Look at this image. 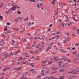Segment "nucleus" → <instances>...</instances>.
I'll use <instances>...</instances> for the list:
<instances>
[{
  "label": "nucleus",
  "instance_id": "f257e3e1",
  "mask_svg": "<svg viewBox=\"0 0 79 79\" xmlns=\"http://www.w3.org/2000/svg\"><path fill=\"white\" fill-rule=\"evenodd\" d=\"M69 64L68 63H65V64H61L59 65V66H61V67H63L64 66H65L66 65Z\"/></svg>",
  "mask_w": 79,
  "mask_h": 79
},
{
  "label": "nucleus",
  "instance_id": "f03ea898",
  "mask_svg": "<svg viewBox=\"0 0 79 79\" xmlns=\"http://www.w3.org/2000/svg\"><path fill=\"white\" fill-rule=\"evenodd\" d=\"M15 6H13V7L11 8V10H12V11H15V10H16V8H17V5H15Z\"/></svg>",
  "mask_w": 79,
  "mask_h": 79
},
{
  "label": "nucleus",
  "instance_id": "7ed1b4c3",
  "mask_svg": "<svg viewBox=\"0 0 79 79\" xmlns=\"http://www.w3.org/2000/svg\"><path fill=\"white\" fill-rule=\"evenodd\" d=\"M69 73H72V74H77V71H70Z\"/></svg>",
  "mask_w": 79,
  "mask_h": 79
},
{
  "label": "nucleus",
  "instance_id": "20e7f679",
  "mask_svg": "<svg viewBox=\"0 0 79 79\" xmlns=\"http://www.w3.org/2000/svg\"><path fill=\"white\" fill-rule=\"evenodd\" d=\"M42 3H40V6H43V5H44V4L45 3V2H44V1H42Z\"/></svg>",
  "mask_w": 79,
  "mask_h": 79
},
{
  "label": "nucleus",
  "instance_id": "39448f33",
  "mask_svg": "<svg viewBox=\"0 0 79 79\" xmlns=\"http://www.w3.org/2000/svg\"><path fill=\"white\" fill-rule=\"evenodd\" d=\"M6 10H8L6 11V14H9L10 12V10L9 9H6Z\"/></svg>",
  "mask_w": 79,
  "mask_h": 79
},
{
  "label": "nucleus",
  "instance_id": "423d86ee",
  "mask_svg": "<svg viewBox=\"0 0 79 79\" xmlns=\"http://www.w3.org/2000/svg\"><path fill=\"white\" fill-rule=\"evenodd\" d=\"M77 77V76H74L73 77H70L68 79H73V78Z\"/></svg>",
  "mask_w": 79,
  "mask_h": 79
},
{
  "label": "nucleus",
  "instance_id": "0eeeda50",
  "mask_svg": "<svg viewBox=\"0 0 79 79\" xmlns=\"http://www.w3.org/2000/svg\"><path fill=\"white\" fill-rule=\"evenodd\" d=\"M65 70H64V69H61L59 71L60 72H63V71H64Z\"/></svg>",
  "mask_w": 79,
  "mask_h": 79
},
{
  "label": "nucleus",
  "instance_id": "6e6552de",
  "mask_svg": "<svg viewBox=\"0 0 79 79\" xmlns=\"http://www.w3.org/2000/svg\"><path fill=\"white\" fill-rule=\"evenodd\" d=\"M31 24H32V23H31V22H29L28 23V26H31Z\"/></svg>",
  "mask_w": 79,
  "mask_h": 79
},
{
  "label": "nucleus",
  "instance_id": "1a4fd4ad",
  "mask_svg": "<svg viewBox=\"0 0 79 79\" xmlns=\"http://www.w3.org/2000/svg\"><path fill=\"white\" fill-rule=\"evenodd\" d=\"M29 2H35V0H29Z\"/></svg>",
  "mask_w": 79,
  "mask_h": 79
},
{
  "label": "nucleus",
  "instance_id": "9d476101",
  "mask_svg": "<svg viewBox=\"0 0 79 79\" xmlns=\"http://www.w3.org/2000/svg\"><path fill=\"white\" fill-rule=\"evenodd\" d=\"M58 79H64V77H59L58 78Z\"/></svg>",
  "mask_w": 79,
  "mask_h": 79
},
{
  "label": "nucleus",
  "instance_id": "9b49d317",
  "mask_svg": "<svg viewBox=\"0 0 79 79\" xmlns=\"http://www.w3.org/2000/svg\"><path fill=\"white\" fill-rule=\"evenodd\" d=\"M70 39V38L69 36H68L67 38V41H69V39Z\"/></svg>",
  "mask_w": 79,
  "mask_h": 79
},
{
  "label": "nucleus",
  "instance_id": "f8f14e48",
  "mask_svg": "<svg viewBox=\"0 0 79 79\" xmlns=\"http://www.w3.org/2000/svg\"><path fill=\"white\" fill-rule=\"evenodd\" d=\"M19 29L18 28H14V31H17Z\"/></svg>",
  "mask_w": 79,
  "mask_h": 79
},
{
  "label": "nucleus",
  "instance_id": "ddd939ff",
  "mask_svg": "<svg viewBox=\"0 0 79 79\" xmlns=\"http://www.w3.org/2000/svg\"><path fill=\"white\" fill-rule=\"evenodd\" d=\"M8 53L7 52H6L3 55V56H5V55H8Z\"/></svg>",
  "mask_w": 79,
  "mask_h": 79
},
{
  "label": "nucleus",
  "instance_id": "4468645a",
  "mask_svg": "<svg viewBox=\"0 0 79 79\" xmlns=\"http://www.w3.org/2000/svg\"><path fill=\"white\" fill-rule=\"evenodd\" d=\"M6 70H7L6 68H4L3 69L2 71H6Z\"/></svg>",
  "mask_w": 79,
  "mask_h": 79
},
{
  "label": "nucleus",
  "instance_id": "2eb2a0df",
  "mask_svg": "<svg viewBox=\"0 0 79 79\" xmlns=\"http://www.w3.org/2000/svg\"><path fill=\"white\" fill-rule=\"evenodd\" d=\"M57 73V71H56L53 72L51 73V74H54V73Z\"/></svg>",
  "mask_w": 79,
  "mask_h": 79
},
{
  "label": "nucleus",
  "instance_id": "dca6fc26",
  "mask_svg": "<svg viewBox=\"0 0 79 79\" xmlns=\"http://www.w3.org/2000/svg\"><path fill=\"white\" fill-rule=\"evenodd\" d=\"M75 46H79V43H76L75 44Z\"/></svg>",
  "mask_w": 79,
  "mask_h": 79
},
{
  "label": "nucleus",
  "instance_id": "f3484780",
  "mask_svg": "<svg viewBox=\"0 0 79 79\" xmlns=\"http://www.w3.org/2000/svg\"><path fill=\"white\" fill-rule=\"evenodd\" d=\"M9 56H10L9 55H6V56H5L4 57L6 58H8V57H9Z\"/></svg>",
  "mask_w": 79,
  "mask_h": 79
},
{
  "label": "nucleus",
  "instance_id": "a211bd4d",
  "mask_svg": "<svg viewBox=\"0 0 79 79\" xmlns=\"http://www.w3.org/2000/svg\"><path fill=\"white\" fill-rule=\"evenodd\" d=\"M17 13H18V15H21V12L19 11H17Z\"/></svg>",
  "mask_w": 79,
  "mask_h": 79
},
{
  "label": "nucleus",
  "instance_id": "6ab92c4d",
  "mask_svg": "<svg viewBox=\"0 0 79 79\" xmlns=\"http://www.w3.org/2000/svg\"><path fill=\"white\" fill-rule=\"evenodd\" d=\"M3 6V3H2L1 5H0V8L1 7H2Z\"/></svg>",
  "mask_w": 79,
  "mask_h": 79
},
{
  "label": "nucleus",
  "instance_id": "aec40b11",
  "mask_svg": "<svg viewBox=\"0 0 79 79\" xmlns=\"http://www.w3.org/2000/svg\"><path fill=\"white\" fill-rule=\"evenodd\" d=\"M41 72L42 73H45V71H44V70H43L41 71Z\"/></svg>",
  "mask_w": 79,
  "mask_h": 79
},
{
  "label": "nucleus",
  "instance_id": "412c9836",
  "mask_svg": "<svg viewBox=\"0 0 79 79\" xmlns=\"http://www.w3.org/2000/svg\"><path fill=\"white\" fill-rule=\"evenodd\" d=\"M56 39V37H53L51 38V39L52 40H53V39Z\"/></svg>",
  "mask_w": 79,
  "mask_h": 79
},
{
  "label": "nucleus",
  "instance_id": "4be33fe9",
  "mask_svg": "<svg viewBox=\"0 0 79 79\" xmlns=\"http://www.w3.org/2000/svg\"><path fill=\"white\" fill-rule=\"evenodd\" d=\"M49 79V77H46L44 78L43 79Z\"/></svg>",
  "mask_w": 79,
  "mask_h": 79
},
{
  "label": "nucleus",
  "instance_id": "5701e85b",
  "mask_svg": "<svg viewBox=\"0 0 79 79\" xmlns=\"http://www.w3.org/2000/svg\"><path fill=\"white\" fill-rule=\"evenodd\" d=\"M21 67L18 68H17L16 70H20V69H21Z\"/></svg>",
  "mask_w": 79,
  "mask_h": 79
},
{
  "label": "nucleus",
  "instance_id": "b1692460",
  "mask_svg": "<svg viewBox=\"0 0 79 79\" xmlns=\"http://www.w3.org/2000/svg\"><path fill=\"white\" fill-rule=\"evenodd\" d=\"M27 19H28V18H27L26 19H24V21H27Z\"/></svg>",
  "mask_w": 79,
  "mask_h": 79
},
{
  "label": "nucleus",
  "instance_id": "393cba45",
  "mask_svg": "<svg viewBox=\"0 0 79 79\" xmlns=\"http://www.w3.org/2000/svg\"><path fill=\"white\" fill-rule=\"evenodd\" d=\"M24 75H26V74H28V72L25 73H23Z\"/></svg>",
  "mask_w": 79,
  "mask_h": 79
},
{
  "label": "nucleus",
  "instance_id": "a878e982",
  "mask_svg": "<svg viewBox=\"0 0 79 79\" xmlns=\"http://www.w3.org/2000/svg\"><path fill=\"white\" fill-rule=\"evenodd\" d=\"M55 43H53V42H52L51 43V45H54V44H55Z\"/></svg>",
  "mask_w": 79,
  "mask_h": 79
},
{
  "label": "nucleus",
  "instance_id": "bb28decb",
  "mask_svg": "<svg viewBox=\"0 0 79 79\" xmlns=\"http://www.w3.org/2000/svg\"><path fill=\"white\" fill-rule=\"evenodd\" d=\"M20 20H23V18L22 17H20Z\"/></svg>",
  "mask_w": 79,
  "mask_h": 79
},
{
  "label": "nucleus",
  "instance_id": "cd10ccee",
  "mask_svg": "<svg viewBox=\"0 0 79 79\" xmlns=\"http://www.w3.org/2000/svg\"><path fill=\"white\" fill-rule=\"evenodd\" d=\"M77 52H73V55H76V54H77Z\"/></svg>",
  "mask_w": 79,
  "mask_h": 79
},
{
  "label": "nucleus",
  "instance_id": "c85d7f7f",
  "mask_svg": "<svg viewBox=\"0 0 79 79\" xmlns=\"http://www.w3.org/2000/svg\"><path fill=\"white\" fill-rule=\"evenodd\" d=\"M1 75H2H2H4L5 74V73H1Z\"/></svg>",
  "mask_w": 79,
  "mask_h": 79
},
{
  "label": "nucleus",
  "instance_id": "c756f323",
  "mask_svg": "<svg viewBox=\"0 0 79 79\" xmlns=\"http://www.w3.org/2000/svg\"><path fill=\"white\" fill-rule=\"evenodd\" d=\"M25 55H29V54L27 52H25L24 53Z\"/></svg>",
  "mask_w": 79,
  "mask_h": 79
},
{
  "label": "nucleus",
  "instance_id": "7c9ffc66",
  "mask_svg": "<svg viewBox=\"0 0 79 79\" xmlns=\"http://www.w3.org/2000/svg\"><path fill=\"white\" fill-rule=\"evenodd\" d=\"M41 77V76H38L37 77V79H40V77Z\"/></svg>",
  "mask_w": 79,
  "mask_h": 79
},
{
  "label": "nucleus",
  "instance_id": "2f4dec72",
  "mask_svg": "<svg viewBox=\"0 0 79 79\" xmlns=\"http://www.w3.org/2000/svg\"><path fill=\"white\" fill-rule=\"evenodd\" d=\"M6 69H7V70H9V69H10V67H7L6 68Z\"/></svg>",
  "mask_w": 79,
  "mask_h": 79
},
{
  "label": "nucleus",
  "instance_id": "473e14b6",
  "mask_svg": "<svg viewBox=\"0 0 79 79\" xmlns=\"http://www.w3.org/2000/svg\"><path fill=\"white\" fill-rule=\"evenodd\" d=\"M59 5L61 6H62V5H63V3H60L59 4Z\"/></svg>",
  "mask_w": 79,
  "mask_h": 79
},
{
  "label": "nucleus",
  "instance_id": "72a5a7b5",
  "mask_svg": "<svg viewBox=\"0 0 79 79\" xmlns=\"http://www.w3.org/2000/svg\"><path fill=\"white\" fill-rule=\"evenodd\" d=\"M0 19L1 20H2V19H3V17H2V16H0Z\"/></svg>",
  "mask_w": 79,
  "mask_h": 79
},
{
  "label": "nucleus",
  "instance_id": "f704fd0d",
  "mask_svg": "<svg viewBox=\"0 0 79 79\" xmlns=\"http://www.w3.org/2000/svg\"><path fill=\"white\" fill-rule=\"evenodd\" d=\"M15 20L16 22H18V21H19V20H18V19H15Z\"/></svg>",
  "mask_w": 79,
  "mask_h": 79
},
{
  "label": "nucleus",
  "instance_id": "c9c22d12",
  "mask_svg": "<svg viewBox=\"0 0 79 79\" xmlns=\"http://www.w3.org/2000/svg\"><path fill=\"white\" fill-rule=\"evenodd\" d=\"M60 32H57L56 33V34H60Z\"/></svg>",
  "mask_w": 79,
  "mask_h": 79
},
{
  "label": "nucleus",
  "instance_id": "e433bc0d",
  "mask_svg": "<svg viewBox=\"0 0 79 79\" xmlns=\"http://www.w3.org/2000/svg\"><path fill=\"white\" fill-rule=\"evenodd\" d=\"M42 39H43V40H45V37L44 36L42 38Z\"/></svg>",
  "mask_w": 79,
  "mask_h": 79
},
{
  "label": "nucleus",
  "instance_id": "4c0bfd02",
  "mask_svg": "<svg viewBox=\"0 0 79 79\" xmlns=\"http://www.w3.org/2000/svg\"><path fill=\"white\" fill-rule=\"evenodd\" d=\"M48 50H49V49L48 48H47L46 50V52H48Z\"/></svg>",
  "mask_w": 79,
  "mask_h": 79
},
{
  "label": "nucleus",
  "instance_id": "58836bf2",
  "mask_svg": "<svg viewBox=\"0 0 79 79\" xmlns=\"http://www.w3.org/2000/svg\"><path fill=\"white\" fill-rule=\"evenodd\" d=\"M8 30V28H5L4 29V31H7Z\"/></svg>",
  "mask_w": 79,
  "mask_h": 79
},
{
  "label": "nucleus",
  "instance_id": "ea45409f",
  "mask_svg": "<svg viewBox=\"0 0 79 79\" xmlns=\"http://www.w3.org/2000/svg\"><path fill=\"white\" fill-rule=\"evenodd\" d=\"M51 35H56V34L55 33H52V34H51Z\"/></svg>",
  "mask_w": 79,
  "mask_h": 79
},
{
  "label": "nucleus",
  "instance_id": "a19ab883",
  "mask_svg": "<svg viewBox=\"0 0 79 79\" xmlns=\"http://www.w3.org/2000/svg\"><path fill=\"white\" fill-rule=\"evenodd\" d=\"M77 34H79V29L77 30Z\"/></svg>",
  "mask_w": 79,
  "mask_h": 79
},
{
  "label": "nucleus",
  "instance_id": "79ce46f5",
  "mask_svg": "<svg viewBox=\"0 0 79 79\" xmlns=\"http://www.w3.org/2000/svg\"><path fill=\"white\" fill-rule=\"evenodd\" d=\"M15 3L14 2H12V6H14L15 5Z\"/></svg>",
  "mask_w": 79,
  "mask_h": 79
},
{
  "label": "nucleus",
  "instance_id": "37998d69",
  "mask_svg": "<svg viewBox=\"0 0 79 79\" xmlns=\"http://www.w3.org/2000/svg\"><path fill=\"white\" fill-rule=\"evenodd\" d=\"M6 24H7V25H10V23H8V22Z\"/></svg>",
  "mask_w": 79,
  "mask_h": 79
},
{
  "label": "nucleus",
  "instance_id": "c03bdc74",
  "mask_svg": "<svg viewBox=\"0 0 79 79\" xmlns=\"http://www.w3.org/2000/svg\"><path fill=\"white\" fill-rule=\"evenodd\" d=\"M67 60L69 63H71V61H70V60H69V59H67Z\"/></svg>",
  "mask_w": 79,
  "mask_h": 79
},
{
  "label": "nucleus",
  "instance_id": "a18cd8bd",
  "mask_svg": "<svg viewBox=\"0 0 79 79\" xmlns=\"http://www.w3.org/2000/svg\"><path fill=\"white\" fill-rule=\"evenodd\" d=\"M48 48H49V49H51V48H52V47H51V46H49L48 47Z\"/></svg>",
  "mask_w": 79,
  "mask_h": 79
},
{
  "label": "nucleus",
  "instance_id": "49530a36",
  "mask_svg": "<svg viewBox=\"0 0 79 79\" xmlns=\"http://www.w3.org/2000/svg\"><path fill=\"white\" fill-rule=\"evenodd\" d=\"M12 44H14L15 42V41H14L13 40H12Z\"/></svg>",
  "mask_w": 79,
  "mask_h": 79
},
{
  "label": "nucleus",
  "instance_id": "de8ad7c7",
  "mask_svg": "<svg viewBox=\"0 0 79 79\" xmlns=\"http://www.w3.org/2000/svg\"><path fill=\"white\" fill-rule=\"evenodd\" d=\"M54 58L55 59H54V61H57V60H56V57L55 56L54 57Z\"/></svg>",
  "mask_w": 79,
  "mask_h": 79
},
{
  "label": "nucleus",
  "instance_id": "09e8293b",
  "mask_svg": "<svg viewBox=\"0 0 79 79\" xmlns=\"http://www.w3.org/2000/svg\"><path fill=\"white\" fill-rule=\"evenodd\" d=\"M36 7H38V8H39L40 7H39V5L38 4H37V6H36Z\"/></svg>",
  "mask_w": 79,
  "mask_h": 79
},
{
  "label": "nucleus",
  "instance_id": "8fccbe9b",
  "mask_svg": "<svg viewBox=\"0 0 79 79\" xmlns=\"http://www.w3.org/2000/svg\"><path fill=\"white\" fill-rule=\"evenodd\" d=\"M77 59L75 58L73 59V61H76L77 60Z\"/></svg>",
  "mask_w": 79,
  "mask_h": 79
},
{
  "label": "nucleus",
  "instance_id": "3c124183",
  "mask_svg": "<svg viewBox=\"0 0 79 79\" xmlns=\"http://www.w3.org/2000/svg\"><path fill=\"white\" fill-rule=\"evenodd\" d=\"M76 56H77V57H79V54H76Z\"/></svg>",
  "mask_w": 79,
  "mask_h": 79
},
{
  "label": "nucleus",
  "instance_id": "603ef678",
  "mask_svg": "<svg viewBox=\"0 0 79 79\" xmlns=\"http://www.w3.org/2000/svg\"><path fill=\"white\" fill-rule=\"evenodd\" d=\"M24 79V77H23L20 78V79Z\"/></svg>",
  "mask_w": 79,
  "mask_h": 79
},
{
  "label": "nucleus",
  "instance_id": "864d4df0",
  "mask_svg": "<svg viewBox=\"0 0 79 79\" xmlns=\"http://www.w3.org/2000/svg\"><path fill=\"white\" fill-rule=\"evenodd\" d=\"M59 37H60V36L59 35H57V36H56L55 37L56 38H58Z\"/></svg>",
  "mask_w": 79,
  "mask_h": 79
},
{
  "label": "nucleus",
  "instance_id": "5fc2aeb1",
  "mask_svg": "<svg viewBox=\"0 0 79 79\" xmlns=\"http://www.w3.org/2000/svg\"><path fill=\"white\" fill-rule=\"evenodd\" d=\"M27 35H28V36H30V35H31V34H30L29 33H27Z\"/></svg>",
  "mask_w": 79,
  "mask_h": 79
},
{
  "label": "nucleus",
  "instance_id": "6e6d98bb",
  "mask_svg": "<svg viewBox=\"0 0 79 79\" xmlns=\"http://www.w3.org/2000/svg\"><path fill=\"white\" fill-rule=\"evenodd\" d=\"M31 19H34V17L33 16H31Z\"/></svg>",
  "mask_w": 79,
  "mask_h": 79
},
{
  "label": "nucleus",
  "instance_id": "4d7b16f0",
  "mask_svg": "<svg viewBox=\"0 0 79 79\" xmlns=\"http://www.w3.org/2000/svg\"><path fill=\"white\" fill-rule=\"evenodd\" d=\"M61 63H62V61H60L58 62L59 64H60Z\"/></svg>",
  "mask_w": 79,
  "mask_h": 79
},
{
  "label": "nucleus",
  "instance_id": "13d9d810",
  "mask_svg": "<svg viewBox=\"0 0 79 79\" xmlns=\"http://www.w3.org/2000/svg\"><path fill=\"white\" fill-rule=\"evenodd\" d=\"M55 1H53L52 2V4H53V5H55Z\"/></svg>",
  "mask_w": 79,
  "mask_h": 79
},
{
  "label": "nucleus",
  "instance_id": "bf43d9fd",
  "mask_svg": "<svg viewBox=\"0 0 79 79\" xmlns=\"http://www.w3.org/2000/svg\"><path fill=\"white\" fill-rule=\"evenodd\" d=\"M26 39H24L23 40V42H26Z\"/></svg>",
  "mask_w": 79,
  "mask_h": 79
},
{
  "label": "nucleus",
  "instance_id": "052dcab7",
  "mask_svg": "<svg viewBox=\"0 0 79 79\" xmlns=\"http://www.w3.org/2000/svg\"><path fill=\"white\" fill-rule=\"evenodd\" d=\"M35 53H38V51H35Z\"/></svg>",
  "mask_w": 79,
  "mask_h": 79
},
{
  "label": "nucleus",
  "instance_id": "680f3d73",
  "mask_svg": "<svg viewBox=\"0 0 79 79\" xmlns=\"http://www.w3.org/2000/svg\"><path fill=\"white\" fill-rule=\"evenodd\" d=\"M42 63H47V62H46V61H43V62H42Z\"/></svg>",
  "mask_w": 79,
  "mask_h": 79
},
{
  "label": "nucleus",
  "instance_id": "e2e57ef3",
  "mask_svg": "<svg viewBox=\"0 0 79 79\" xmlns=\"http://www.w3.org/2000/svg\"><path fill=\"white\" fill-rule=\"evenodd\" d=\"M42 76H45V74L44 73H42Z\"/></svg>",
  "mask_w": 79,
  "mask_h": 79
},
{
  "label": "nucleus",
  "instance_id": "0e129e2a",
  "mask_svg": "<svg viewBox=\"0 0 79 79\" xmlns=\"http://www.w3.org/2000/svg\"><path fill=\"white\" fill-rule=\"evenodd\" d=\"M75 48H75V47H73V48H72V50H75Z\"/></svg>",
  "mask_w": 79,
  "mask_h": 79
},
{
  "label": "nucleus",
  "instance_id": "69168bd1",
  "mask_svg": "<svg viewBox=\"0 0 79 79\" xmlns=\"http://www.w3.org/2000/svg\"><path fill=\"white\" fill-rule=\"evenodd\" d=\"M66 52H67V51H63V53H66Z\"/></svg>",
  "mask_w": 79,
  "mask_h": 79
},
{
  "label": "nucleus",
  "instance_id": "338daca9",
  "mask_svg": "<svg viewBox=\"0 0 79 79\" xmlns=\"http://www.w3.org/2000/svg\"><path fill=\"white\" fill-rule=\"evenodd\" d=\"M53 26V25L52 24H51L50 25H49V27H52Z\"/></svg>",
  "mask_w": 79,
  "mask_h": 79
},
{
  "label": "nucleus",
  "instance_id": "774afa93",
  "mask_svg": "<svg viewBox=\"0 0 79 79\" xmlns=\"http://www.w3.org/2000/svg\"><path fill=\"white\" fill-rule=\"evenodd\" d=\"M67 50H70V49H71V48H67Z\"/></svg>",
  "mask_w": 79,
  "mask_h": 79
}]
</instances>
